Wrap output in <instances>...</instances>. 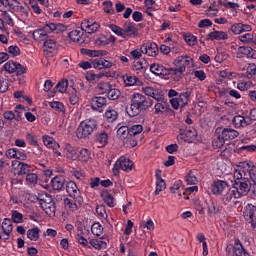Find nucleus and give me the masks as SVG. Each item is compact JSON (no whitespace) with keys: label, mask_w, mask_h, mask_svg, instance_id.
Listing matches in <instances>:
<instances>
[{"label":"nucleus","mask_w":256,"mask_h":256,"mask_svg":"<svg viewBox=\"0 0 256 256\" xmlns=\"http://www.w3.org/2000/svg\"><path fill=\"white\" fill-rule=\"evenodd\" d=\"M240 171L236 172L232 180V189L238 197L249 195L251 199L256 197V167L253 162L244 161L239 165Z\"/></svg>","instance_id":"f257e3e1"},{"label":"nucleus","mask_w":256,"mask_h":256,"mask_svg":"<svg viewBox=\"0 0 256 256\" xmlns=\"http://www.w3.org/2000/svg\"><path fill=\"white\" fill-rule=\"evenodd\" d=\"M153 107V99L141 93L135 92L130 100V109L127 110L129 117H137Z\"/></svg>","instance_id":"f03ea898"},{"label":"nucleus","mask_w":256,"mask_h":256,"mask_svg":"<svg viewBox=\"0 0 256 256\" xmlns=\"http://www.w3.org/2000/svg\"><path fill=\"white\" fill-rule=\"evenodd\" d=\"M216 138L212 141L213 149H221L226 141H233L239 136V131L231 127H218L215 130Z\"/></svg>","instance_id":"7ed1b4c3"},{"label":"nucleus","mask_w":256,"mask_h":256,"mask_svg":"<svg viewBox=\"0 0 256 256\" xmlns=\"http://www.w3.org/2000/svg\"><path fill=\"white\" fill-rule=\"evenodd\" d=\"M109 29L118 37H122V39H127V37H139V28L135 27V23L133 22H126L124 29L116 24H110Z\"/></svg>","instance_id":"20e7f679"},{"label":"nucleus","mask_w":256,"mask_h":256,"mask_svg":"<svg viewBox=\"0 0 256 256\" xmlns=\"http://www.w3.org/2000/svg\"><path fill=\"white\" fill-rule=\"evenodd\" d=\"M191 61L193 58L185 55V56H178L174 61L173 65L175 66L174 71V81L178 82L180 79H183V73L186 71L187 67L191 65Z\"/></svg>","instance_id":"39448f33"},{"label":"nucleus","mask_w":256,"mask_h":256,"mask_svg":"<svg viewBox=\"0 0 256 256\" xmlns=\"http://www.w3.org/2000/svg\"><path fill=\"white\" fill-rule=\"evenodd\" d=\"M97 125V120L95 119H86L82 121L76 130V137L78 139H87L89 135H92L94 131H97Z\"/></svg>","instance_id":"423d86ee"},{"label":"nucleus","mask_w":256,"mask_h":256,"mask_svg":"<svg viewBox=\"0 0 256 256\" xmlns=\"http://www.w3.org/2000/svg\"><path fill=\"white\" fill-rule=\"evenodd\" d=\"M3 7H9L12 13H22L25 17H29V6L21 4L19 0H1Z\"/></svg>","instance_id":"0eeeda50"},{"label":"nucleus","mask_w":256,"mask_h":256,"mask_svg":"<svg viewBox=\"0 0 256 256\" xmlns=\"http://www.w3.org/2000/svg\"><path fill=\"white\" fill-rule=\"evenodd\" d=\"M150 71L158 77H163V79H171V77H175L176 72L174 68H167L163 66V64L157 63H153L150 65Z\"/></svg>","instance_id":"6e6552de"},{"label":"nucleus","mask_w":256,"mask_h":256,"mask_svg":"<svg viewBox=\"0 0 256 256\" xmlns=\"http://www.w3.org/2000/svg\"><path fill=\"white\" fill-rule=\"evenodd\" d=\"M218 93L220 97L225 98L224 105H227V107H233V105H235V102L231 100V97L233 99H241V93L235 89L218 87Z\"/></svg>","instance_id":"1a4fd4ad"},{"label":"nucleus","mask_w":256,"mask_h":256,"mask_svg":"<svg viewBox=\"0 0 256 256\" xmlns=\"http://www.w3.org/2000/svg\"><path fill=\"white\" fill-rule=\"evenodd\" d=\"M244 220L252 229H256V204H247L242 209Z\"/></svg>","instance_id":"9d476101"},{"label":"nucleus","mask_w":256,"mask_h":256,"mask_svg":"<svg viewBox=\"0 0 256 256\" xmlns=\"http://www.w3.org/2000/svg\"><path fill=\"white\" fill-rule=\"evenodd\" d=\"M226 252L228 256H251L239 239L234 240V245H228Z\"/></svg>","instance_id":"9b49d317"},{"label":"nucleus","mask_w":256,"mask_h":256,"mask_svg":"<svg viewBox=\"0 0 256 256\" xmlns=\"http://www.w3.org/2000/svg\"><path fill=\"white\" fill-rule=\"evenodd\" d=\"M73 200L69 198H65L63 200L64 209L67 213V215H73L75 211H79L83 207L84 200L83 198H72Z\"/></svg>","instance_id":"f8f14e48"},{"label":"nucleus","mask_w":256,"mask_h":256,"mask_svg":"<svg viewBox=\"0 0 256 256\" xmlns=\"http://www.w3.org/2000/svg\"><path fill=\"white\" fill-rule=\"evenodd\" d=\"M117 136L123 141V145H126V147H137V141L131 139L129 126H120L117 130Z\"/></svg>","instance_id":"ddd939ff"},{"label":"nucleus","mask_w":256,"mask_h":256,"mask_svg":"<svg viewBox=\"0 0 256 256\" xmlns=\"http://www.w3.org/2000/svg\"><path fill=\"white\" fill-rule=\"evenodd\" d=\"M44 53L47 57H55L57 55V50L59 49V44L55 41V39L46 38L43 44Z\"/></svg>","instance_id":"4468645a"},{"label":"nucleus","mask_w":256,"mask_h":256,"mask_svg":"<svg viewBox=\"0 0 256 256\" xmlns=\"http://www.w3.org/2000/svg\"><path fill=\"white\" fill-rule=\"evenodd\" d=\"M90 107L92 111L103 113V108L107 107V98L103 96H94L90 100Z\"/></svg>","instance_id":"2eb2a0df"},{"label":"nucleus","mask_w":256,"mask_h":256,"mask_svg":"<svg viewBox=\"0 0 256 256\" xmlns=\"http://www.w3.org/2000/svg\"><path fill=\"white\" fill-rule=\"evenodd\" d=\"M99 27L101 25L94 21L93 19H85L81 22V29L88 33L89 35H93V33H97L99 31Z\"/></svg>","instance_id":"dca6fc26"},{"label":"nucleus","mask_w":256,"mask_h":256,"mask_svg":"<svg viewBox=\"0 0 256 256\" xmlns=\"http://www.w3.org/2000/svg\"><path fill=\"white\" fill-rule=\"evenodd\" d=\"M155 109V115L162 114L163 111L167 113L168 115H171V117H175V111L171 109V106H169V103L163 99L162 101H159L154 106Z\"/></svg>","instance_id":"f3484780"},{"label":"nucleus","mask_w":256,"mask_h":256,"mask_svg":"<svg viewBox=\"0 0 256 256\" xmlns=\"http://www.w3.org/2000/svg\"><path fill=\"white\" fill-rule=\"evenodd\" d=\"M12 169L17 171V175H27L31 172V165L19 160L12 161Z\"/></svg>","instance_id":"a211bd4d"},{"label":"nucleus","mask_w":256,"mask_h":256,"mask_svg":"<svg viewBox=\"0 0 256 256\" xmlns=\"http://www.w3.org/2000/svg\"><path fill=\"white\" fill-rule=\"evenodd\" d=\"M141 53L149 55V57H157L159 55V47L155 42H148L147 44H142L140 47Z\"/></svg>","instance_id":"6ab92c4d"},{"label":"nucleus","mask_w":256,"mask_h":256,"mask_svg":"<svg viewBox=\"0 0 256 256\" xmlns=\"http://www.w3.org/2000/svg\"><path fill=\"white\" fill-rule=\"evenodd\" d=\"M41 209L48 215V217H55V213L57 211V206L55 201L51 196L48 197V200H45V203L40 205Z\"/></svg>","instance_id":"aec40b11"},{"label":"nucleus","mask_w":256,"mask_h":256,"mask_svg":"<svg viewBox=\"0 0 256 256\" xmlns=\"http://www.w3.org/2000/svg\"><path fill=\"white\" fill-rule=\"evenodd\" d=\"M94 142L99 145V149L107 147V143H109V133L105 130L96 132L94 135Z\"/></svg>","instance_id":"412c9836"},{"label":"nucleus","mask_w":256,"mask_h":256,"mask_svg":"<svg viewBox=\"0 0 256 256\" xmlns=\"http://www.w3.org/2000/svg\"><path fill=\"white\" fill-rule=\"evenodd\" d=\"M229 189V183L225 180H214L212 185L213 195H223Z\"/></svg>","instance_id":"4be33fe9"},{"label":"nucleus","mask_w":256,"mask_h":256,"mask_svg":"<svg viewBox=\"0 0 256 256\" xmlns=\"http://www.w3.org/2000/svg\"><path fill=\"white\" fill-rule=\"evenodd\" d=\"M64 154L70 161H77L79 157V148L71 145V143L64 144Z\"/></svg>","instance_id":"5701e85b"},{"label":"nucleus","mask_w":256,"mask_h":256,"mask_svg":"<svg viewBox=\"0 0 256 256\" xmlns=\"http://www.w3.org/2000/svg\"><path fill=\"white\" fill-rule=\"evenodd\" d=\"M66 191L71 199H83L81 190H79V187H77V184L74 181L67 182Z\"/></svg>","instance_id":"b1692460"},{"label":"nucleus","mask_w":256,"mask_h":256,"mask_svg":"<svg viewBox=\"0 0 256 256\" xmlns=\"http://www.w3.org/2000/svg\"><path fill=\"white\" fill-rule=\"evenodd\" d=\"M232 125L235 129L249 127V125H251V118H249V116L236 115L232 119Z\"/></svg>","instance_id":"393cba45"},{"label":"nucleus","mask_w":256,"mask_h":256,"mask_svg":"<svg viewBox=\"0 0 256 256\" xmlns=\"http://www.w3.org/2000/svg\"><path fill=\"white\" fill-rule=\"evenodd\" d=\"M122 79L126 87H143V81H141V79L135 75L127 73L122 76Z\"/></svg>","instance_id":"a878e982"},{"label":"nucleus","mask_w":256,"mask_h":256,"mask_svg":"<svg viewBox=\"0 0 256 256\" xmlns=\"http://www.w3.org/2000/svg\"><path fill=\"white\" fill-rule=\"evenodd\" d=\"M161 169H156L155 171V177H156V190L154 191V195H159L161 191H164V189H167V183H165V180L161 177L162 175Z\"/></svg>","instance_id":"bb28decb"},{"label":"nucleus","mask_w":256,"mask_h":256,"mask_svg":"<svg viewBox=\"0 0 256 256\" xmlns=\"http://www.w3.org/2000/svg\"><path fill=\"white\" fill-rule=\"evenodd\" d=\"M209 41H227L229 39V35L227 32L214 30L213 32H210L208 35Z\"/></svg>","instance_id":"cd10ccee"},{"label":"nucleus","mask_w":256,"mask_h":256,"mask_svg":"<svg viewBox=\"0 0 256 256\" xmlns=\"http://www.w3.org/2000/svg\"><path fill=\"white\" fill-rule=\"evenodd\" d=\"M238 197L237 192L234 189H231V186H228L222 195V202L224 205H229L232 199H237Z\"/></svg>","instance_id":"c85d7f7f"},{"label":"nucleus","mask_w":256,"mask_h":256,"mask_svg":"<svg viewBox=\"0 0 256 256\" xmlns=\"http://www.w3.org/2000/svg\"><path fill=\"white\" fill-rule=\"evenodd\" d=\"M129 131H130V139H132L133 141H136V145H137L139 141V136L141 135V133H143V125L141 124L132 125L131 127H129Z\"/></svg>","instance_id":"c756f323"},{"label":"nucleus","mask_w":256,"mask_h":256,"mask_svg":"<svg viewBox=\"0 0 256 256\" xmlns=\"http://www.w3.org/2000/svg\"><path fill=\"white\" fill-rule=\"evenodd\" d=\"M100 197L108 207L113 208L115 205H117L115 203V197H113V195H111L108 190H102L100 192Z\"/></svg>","instance_id":"7c9ffc66"},{"label":"nucleus","mask_w":256,"mask_h":256,"mask_svg":"<svg viewBox=\"0 0 256 256\" xmlns=\"http://www.w3.org/2000/svg\"><path fill=\"white\" fill-rule=\"evenodd\" d=\"M238 55H245L247 59H256V50L250 46L238 47Z\"/></svg>","instance_id":"2f4dec72"},{"label":"nucleus","mask_w":256,"mask_h":256,"mask_svg":"<svg viewBox=\"0 0 256 256\" xmlns=\"http://www.w3.org/2000/svg\"><path fill=\"white\" fill-rule=\"evenodd\" d=\"M51 183L54 191H61L65 187V177L63 175L55 176L51 179Z\"/></svg>","instance_id":"473e14b6"},{"label":"nucleus","mask_w":256,"mask_h":256,"mask_svg":"<svg viewBox=\"0 0 256 256\" xmlns=\"http://www.w3.org/2000/svg\"><path fill=\"white\" fill-rule=\"evenodd\" d=\"M118 163L120 166V169H122V171H133V162L131 159L125 157V156H121L118 159Z\"/></svg>","instance_id":"72a5a7b5"},{"label":"nucleus","mask_w":256,"mask_h":256,"mask_svg":"<svg viewBox=\"0 0 256 256\" xmlns=\"http://www.w3.org/2000/svg\"><path fill=\"white\" fill-rule=\"evenodd\" d=\"M237 149L235 148V143H227L225 149L220 152V157L229 159L233 153H237Z\"/></svg>","instance_id":"f704fd0d"},{"label":"nucleus","mask_w":256,"mask_h":256,"mask_svg":"<svg viewBox=\"0 0 256 256\" xmlns=\"http://www.w3.org/2000/svg\"><path fill=\"white\" fill-rule=\"evenodd\" d=\"M32 37L34 41H46V39L49 38V35H47V33L45 32V29L42 27L34 30L32 33Z\"/></svg>","instance_id":"c9c22d12"},{"label":"nucleus","mask_w":256,"mask_h":256,"mask_svg":"<svg viewBox=\"0 0 256 256\" xmlns=\"http://www.w3.org/2000/svg\"><path fill=\"white\" fill-rule=\"evenodd\" d=\"M78 161L80 163H88L89 159H91V151L87 148H82L80 151H78Z\"/></svg>","instance_id":"e433bc0d"},{"label":"nucleus","mask_w":256,"mask_h":256,"mask_svg":"<svg viewBox=\"0 0 256 256\" xmlns=\"http://www.w3.org/2000/svg\"><path fill=\"white\" fill-rule=\"evenodd\" d=\"M104 117L107 123H115V120L119 118V112L115 109L106 110Z\"/></svg>","instance_id":"4c0bfd02"},{"label":"nucleus","mask_w":256,"mask_h":256,"mask_svg":"<svg viewBox=\"0 0 256 256\" xmlns=\"http://www.w3.org/2000/svg\"><path fill=\"white\" fill-rule=\"evenodd\" d=\"M39 233H41V229L35 226L33 228L28 229L26 235H27V238L30 239V241H39V237H40Z\"/></svg>","instance_id":"58836bf2"},{"label":"nucleus","mask_w":256,"mask_h":256,"mask_svg":"<svg viewBox=\"0 0 256 256\" xmlns=\"http://www.w3.org/2000/svg\"><path fill=\"white\" fill-rule=\"evenodd\" d=\"M17 70V62L10 60L5 63V65L0 69V74L3 71H7V73L13 74Z\"/></svg>","instance_id":"ea45409f"},{"label":"nucleus","mask_w":256,"mask_h":256,"mask_svg":"<svg viewBox=\"0 0 256 256\" xmlns=\"http://www.w3.org/2000/svg\"><path fill=\"white\" fill-rule=\"evenodd\" d=\"M42 141L46 147L49 149H55V147H59V143L53 139V137L49 135L42 136Z\"/></svg>","instance_id":"a19ab883"},{"label":"nucleus","mask_w":256,"mask_h":256,"mask_svg":"<svg viewBox=\"0 0 256 256\" xmlns=\"http://www.w3.org/2000/svg\"><path fill=\"white\" fill-rule=\"evenodd\" d=\"M189 97H191V92L186 91V92H181L178 101H180V109L183 111V107L189 104Z\"/></svg>","instance_id":"79ce46f5"},{"label":"nucleus","mask_w":256,"mask_h":256,"mask_svg":"<svg viewBox=\"0 0 256 256\" xmlns=\"http://www.w3.org/2000/svg\"><path fill=\"white\" fill-rule=\"evenodd\" d=\"M106 97L109 99V101H117V99L121 97V90L112 86L106 94Z\"/></svg>","instance_id":"37998d69"},{"label":"nucleus","mask_w":256,"mask_h":256,"mask_svg":"<svg viewBox=\"0 0 256 256\" xmlns=\"http://www.w3.org/2000/svg\"><path fill=\"white\" fill-rule=\"evenodd\" d=\"M111 87H113V85H111V83H109V82H100L97 85V89H98L100 95H107V93H109V90L111 89Z\"/></svg>","instance_id":"c03bdc74"},{"label":"nucleus","mask_w":256,"mask_h":256,"mask_svg":"<svg viewBox=\"0 0 256 256\" xmlns=\"http://www.w3.org/2000/svg\"><path fill=\"white\" fill-rule=\"evenodd\" d=\"M109 43H111V40H109V37L103 34L95 39V45H97V47H107Z\"/></svg>","instance_id":"a18cd8bd"},{"label":"nucleus","mask_w":256,"mask_h":256,"mask_svg":"<svg viewBox=\"0 0 256 256\" xmlns=\"http://www.w3.org/2000/svg\"><path fill=\"white\" fill-rule=\"evenodd\" d=\"M185 43L189 45V47H195L197 45V38L193 34L184 33L183 35Z\"/></svg>","instance_id":"49530a36"},{"label":"nucleus","mask_w":256,"mask_h":256,"mask_svg":"<svg viewBox=\"0 0 256 256\" xmlns=\"http://www.w3.org/2000/svg\"><path fill=\"white\" fill-rule=\"evenodd\" d=\"M69 103L70 105H77L79 103V95H77V89L73 88L68 91Z\"/></svg>","instance_id":"de8ad7c7"},{"label":"nucleus","mask_w":256,"mask_h":256,"mask_svg":"<svg viewBox=\"0 0 256 256\" xmlns=\"http://www.w3.org/2000/svg\"><path fill=\"white\" fill-rule=\"evenodd\" d=\"M68 37L74 43H83V40H81V31L79 30H72L68 33Z\"/></svg>","instance_id":"09e8293b"},{"label":"nucleus","mask_w":256,"mask_h":256,"mask_svg":"<svg viewBox=\"0 0 256 256\" xmlns=\"http://www.w3.org/2000/svg\"><path fill=\"white\" fill-rule=\"evenodd\" d=\"M103 11L107 15H115V10L113 9V2L111 0H106L103 2Z\"/></svg>","instance_id":"8fccbe9b"},{"label":"nucleus","mask_w":256,"mask_h":256,"mask_svg":"<svg viewBox=\"0 0 256 256\" xmlns=\"http://www.w3.org/2000/svg\"><path fill=\"white\" fill-rule=\"evenodd\" d=\"M67 87H69V80L62 79L57 83L55 89H58L59 93H67Z\"/></svg>","instance_id":"3c124183"},{"label":"nucleus","mask_w":256,"mask_h":256,"mask_svg":"<svg viewBox=\"0 0 256 256\" xmlns=\"http://www.w3.org/2000/svg\"><path fill=\"white\" fill-rule=\"evenodd\" d=\"M229 59V54L223 50L219 51L217 50V54L214 57V60L216 63H223V61H227Z\"/></svg>","instance_id":"603ef678"},{"label":"nucleus","mask_w":256,"mask_h":256,"mask_svg":"<svg viewBox=\"0 0 256 256\" xmlns=\"http://www.w3.org/2000/svg\"><path fill=\"white\" fill-rule=\"evenodd\" d=\"M219 13V9H217V2L210 3L208 10H206L207 17H215Z\"/></svg>","instance_id":"864d4df0"},{"label":"nucleus","mask_w":256,"mask_h":256,"mask_svg":"<svg viewBox=\"0 0 256 256\" xmlns=\"http://www.w3.org/2000/svg\"><path fill=\"white\" fill-rule=\"evenodd\" d=\"M92 235L99 237L103 233V226L99 222H95L91 226Z\"/></svg>","instance_id":"5fc2aeb1"},{"label":"nucleus","mask_w":256,"mask_h":256,"mask_svg":"<svg viewBox=\"0 0 256 256\" xmlns=\"http://www.w3.org/2000/svg\"><path fill=\"white\" fill-rule=\"evenodd\" d=\"M221 211V206L217 204L216 202H211L210 205H208V215H217Z\"/></svg>","instance_id":"6e6d98bb"},{"label":"nucleus","mask_w":256,"mask_h":256,"mask_svg":"<svg viewBox=\"0 0 256 256\" xmlns=\"http://www.w3.org/2000/svg\"><path fill=\"white\" fill-rule=\"evenodd\" d=\"M51 109H56V111H59V113H65V105L63 102L59 101H52L50 102Z\"/></svg>","instance_id":"4d7b16f0"},{"label":"nucleus","mask_w":256,"mask_h":256,"mask_svg":"<svg viewBox=\"0 0 256 256\" xmlns=\"http://www.w3.org/2000/svg\"><path fill=\"white\" fill-rule=\"evenodd\" d=\"M81 55H86L87 57H99L98 50H91L87 48H82L80 50Z\"/></svg>","instance_id":"13d9d810"},{"label":"nucleus","mask_w":256,"mask_h":256,"mask_svg":"<svg viewBox=\"0 0 256 256\" xmlns=\"http://www.w3.org/2000/svg\"><path fill=\"white\" fill-rule=\"evenodd\" d=\"M26 141H28L29 145L39 147V142H37V136L34 133H28L26 135Z\"/></svg>","instance_id":"bf43d9fd"},{"label":"nucleus","mask_w":256,"mask_h":256,"mask_svg":"<svg viewBox=\"0 0 256 256\" xmlns=\"http://www.w3.org/2000/svg\"><path fill=\"white\" fill-rule=\"evenodd\" d=\"M243 151H246V153H255L256 145H245L237 149V153H243Z\"/></svg>","instance_id":"052dcab7"},{"label":"nucleus","mask_w":256,"mask_h":256,"mask_svg":"<svg viewBox=\"0 0 256 256\" xmlns=\"http://www.w3.org/2000/svg\"><path fill=\"white\" fill-rule=\"evenodd\" d=\"M8 53L12 55V57H19V55H21V48L17 45H11L8 47Z\"/></svg>","instance_id":"680f3d73"},{"label":"nucleus","mask_w":256,"mask_h":256,"mask_svg":"<svg viewBox=\"0 0 256 256\" xmlns=\"http://www.w3.org/2000/svg\"><path fill=\"white\" fill-rule=\"evenodd\" d=\"M185 181L187 185H196L197 184V176L193 175V171H189V173L185 177Z\"/></svg>","instance_id":"e2e57ef3"},{"label":"nucleus","mask_w":256,"mask_h":256,"mask_svg":"<svg viewBox=\"0 0 256 256\" xmlns=\"http://www.w3.org/2000/svg\"><path fill=\"white\" fill-rule=\"evenodd\" d=\"M246 73L250 75L254 81H256V65L255 63L249 64L248 67L246 68Z\"/></svg>","instance_id":"0e129e2a"},{"label":"nucleus","mask_w":256,"mask_h":256,"mask_svg":"<svg viewBox=\"0 0 256 256\" xmlns=\"http://www.w3.org/2000/svg\"><path fill=\"white\" fill-rule=\"evenodd\" d=\"M12 221L13 223H23V214L17 210L12 211Z\"/></svg>","instance_id":"69168bd1"},{"label":"nucleus","mask_w":256,"mask_h":256,"mask_svg":"<svg viewBox=\"0 0 256 256\" xmlns=\"http://www.w3.org/2000/svg\"><path fill=\"white\" fill-rule=\"evenodd\" d=\"M239 41H241V43H245L246 45H249V43H253V34L246 33L242 36H239Z\"/></svg>","instance_id":"338daca9"},{"label":"nucleus","mask_w":256,"mask_h":256,"mask_svg":"<svg viewBox=\"0 0 256 256\" xmlns=\"http://www.w3.org/2000/svg\"><path fill=\"white\" fill-rule=\"evenodd\" d=\"M71 173L79 181H83V179H85V171H83L82 169L77 170L76 168H73Z\"/></svg>","instance_id":"774afa93"}]
</instances>
